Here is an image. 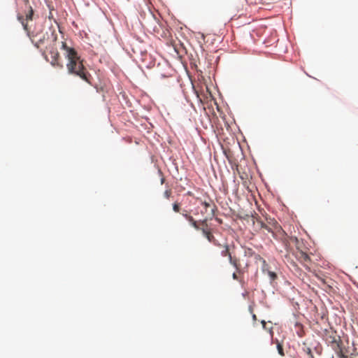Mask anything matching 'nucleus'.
I'll return each instance as SVG.
<instances>
[{
  "label": "nucleus",
  "instance_id": "3",
  "mask_svg": "<svg viewBox=\"0 0 358 358\" xmlns=\"http://www.w3.org/2000/svg\"><path fill=\"white\" fill-rule=\"evenodd\" d=\"M295 257L306 268L310 269L309 263L311 259L307 253L297 249V251L295 253Z\"/></svg>",
  "mask_w": 358,
  "mask_h": 358
},
{
  "label": "nucleus",
  "instance_id": "6",
  "mask_svg": "<svg viewBox=\"0 0 358 358\" xmlns=\"http://www.w3.org/2000/svg\"><path fill=\"white\" fill-rule=\"evenodd\" d=\"M252 221L253 222V224H257V227L259 229H266L268 232H272L271 229L269 227H268L259 217V216L255 213V215H252Z\"/></svg>",
  "mask_w": 358,
  "mask_h": 358
},
{
  "label": "nucleus",
  "instance_id": "20",
  "mask_svg": "<svg viewBox=\"0 0 358 358\" xmlns=\"http://www.w3.org/2000/svg\"><path fill=\"white\" fill-rule=\"evenodd\" d=\"M350 358H352V357H350Z\"/></svg>",
  "mask_w": 358,
  "mask_h": 358
},
{
  "label": "nucleus",
  "instance_id": "16",
  "mask_svg": "<svg viewBox=\"0 0 358 358\" xmlns=\"http://www.w3.org/2000/svg\"><path fill=\"white\" fill-rule=\"evenodd\" d=\"M201 37L203 38V40H204V42H205V43H207V42H208V41H205V37H204V36H203V35H201Z\"/></svg>",
  "mask_w": 358,
  "mask_h": 358
},
{
  "label": "nucleus",
  "instance_id": "14",
  "mask_svg": "<svg viewBox=\"0 0 358 358\" xmlns=\"http://www.w3.org/2000/svg\"><path fill=\"white\" fill-rule=\"evenodd\" d=\"M23 1H24V2L26 4H27V3H29V0H23Z\"/></svg>",
  "mask_w": 358,
  "mask_h": 358
},
{
  "label": "nucleus",
  "instance_id": "8",
  "mask_svg": "<svg viewBox=\"0 0 358 358\" xmlns=\"http://www.w3.org/2000/svg\"><path fill=\"white\" fill-rule=\"evenodd\" d=\"M255 259L257 260H259L262 262V271L264 274H266L268 272V271H270V267L268 264L266 263V260L264 258H262L259 255H257L255 256Z\"/></svg>",
  "mask_w": 358,
  "mask_h": 358
},
{
  "label": "nucleus",
  "instance_id": "1",
  "mask_svg": "<svg viewBox=\"0 0 358 358\" xmlns=\"http://www.w3.org/2000/svg\"><path fill=\"white\" fill-rule=\"evenodd\" d=\"M225 157L227 158L229 163L234 171V174L238 175L241 180H247L248 178V173L245 168L242 167L241 164H238L237 160L235 159L234 154L230 148L225 146Z\"/></svg>",
  "mask_w": 358,
  "mask_h": 358
},
{
  "label": "nucleus",
  "instance_id": "13",
  "mask_svg": "<svg viewBox=\"0 0 358 358\" xmlns=\"http://www.w3.org/2000/svg\"><path fill=\"white\" fill-rule=\"evenodd\" d=\"M232 276L234 279H238L237 274L236 272L232 273Z\"/></svg>",
  "mask_w": 358,
  "mask_h": 358
},
{
  "label": "nucleus",
  "instance_id": "17",
  "mask_svg": "<svg viewBox=\"0 0 358 358\" xmlns=\"http://www.w3.org/2000/svg\"><path fill=\"white\" fill-rule=\"evenodd\" d=\"M236 148H239L238 143H237V144L236 145Z\"/></svg>",
  "mask_w": 358,
  "mask_h": 358
},
{
  "label": "nucleus",
  "instance_id": "10",
  "mask_svg": "<svg viewBox=\"0 0 358 358\" xmlns=\"http://www.w3.org/2000/svg\"><path fill=\"white\" fill-rule=\"evenodd\" d=\"M266 274L268 275L271 282L275 281L278 278L277 274L271 270L268 271V272Z\"/></svg>",
  "mask_w": 358,
  "mask_h": 358
},
{
  "label": "nucleus",
  "instance_id": "4",
  "mask_svg": "<svg viewBox=\"0 0 358 358\" xmlns=\"http://www.w3.org/2000/svg\"><path fill=\"white\" fill-rule=\"evenodd\" d=\"M280 234L282 235V236L280 237V239L282 242V243L284 244L285 247L286 249H288L290 244L292 243H295V244H297L298 242H299V240L295 236H287L284 231H282V232L280 233Z\"/></svg>",
  "mask_w": 358,
  "mask_h": 358
},
{
  "label": "nucleus",
  "instance_id": "5",
  "mask_svg": "<svg viewBox=\"0 0 358 358\" xmlns=\"http://www.w3.org/2000/svg\"><path fill=\"white\" fill-rule=\"evenodd\" d=\"M33 15H34V10H33L32 8L29 6V11L27 12V13H26V16H25L26 18L24 19L23 16L18 17V20L21 22L24 30H26L27 31H29L27 21L32 20Z\"/></svg>",
  "mask_w": 358,
  "mask_h": 358
},
{
  "label": "nucleus",
  "instance_id": "11",
  "mask_svg": "<svg viewBox=\"0 0 358 358\" xmlns=\"http://www.w3.org/2000/svg\"><path fill=\"white\" fill-rule=\"evenodd\" d=\"M339 358H350L348 355H345L342 350V345L340 346V349L334 350Z\"/></svg>",
  "mask_w": 358,
  "mask_h": 358
},
{
  "label": "nucleus",
  "instance_id": "15",
  "mask_svg": "<svg viewBox=\"0 0 358 358\" xmlns=\"http://www.w3.org/2000/svg\"><path fill=\"white\" fill-rule=\"evenodd\" d=\"M320 280H321V281L322 282L323 284H326V282L324 281V279H320Z\"/></svg>",
  "mask_w": 358,
  "mask_h": 358
},
{
  "label": "nucleus",
  "instance_id": "9",
  "mask_svg": "<svg viewBox=\"0 0 358 358\" xmlns=\"http://www.w3.org/2000/svg\"><path fill=\"white\" fill-rule=\"evenodd\" d=\"M272 343L276 344V348H277L278 354L281 357H284L285 354V352H284L283 345H282V342H280L278 339H276L275 341H273L272 339Z\"/></svg>",
  "mask_w": 358,
  "mask_h": 358
},
{
  "label": "nucleus",
  "instance_id": "18",
  "mask_svg": "<svg viewBox=\"0 0 358 358\" xmlns=\"http://www.w3.org/2000/svg\"><path fill=\"white\" fill-rule=\"evenodd\" d=\"M262 323H263V325H265V324H266V323H265V322H264V321H263V322H262Z\"/></svg>",
  "mask_w": 358,
  "mask_h": 358
},
{
  "label": "nucleus",
  "instance_id": "7",
  "mask_svg": "<svg viewBox=\"0 0 358 358\" xmlns=\"http://www.w3.org/2000/svg\"><path fill=\"white\" fill-rule=\"evenodd\" d=\"M225 257L229 256L230 263L236 268V270L238 269V262L236 258L232 257L231 253L229 251L228 247L225 246Z\"/></svg>",
  "mask_w": 358,
  "mask_h": 358
},
{
  "label": "nucleus",
  "instance_id": "12",
  "mask_svg": "<svg viewBox=\"0 0 358 358\" xmlns=\"http://www.w3.org/2000/svg\"><path fill=\"white\" fill-rule=\"evenodd\" d=\"M307 354L310 356V358H312V356H313L310 348L307 349Z\"/></svg>",
  "mask_w": 358,
  "mask_h": 358
},
{
  "label": "nucleus",
  "instance_id": "2",
  "mask_svg": "<svg viewBox=\"0 0 358 358\" xmlns=\"http://www.w3.org/2000/svg\"><path fill=\"white\" fill-rule=\"evenodd\" d=\"M326 341L331 345L334 350L340 349V346L342 345L341 337L336 335V332H332L327 335Z\"/></svg>",
  "mask_w": 358,
  "mask_h": 358
},
{
  "label": "nucleus",
  "instance_id": "19",
  "mask_svg": "<svg viewBox=\"0 0 358 358\" xmlns=\"http://www.w3.org/2000/svg\"><path fill=\"white\" fill-rule=\"evenodd\" d=\"M312 358H315V357H314V356H312Z\"/></svg>",
  "mask_w": 358,
  "mask_h": 358
}]
</instances>
